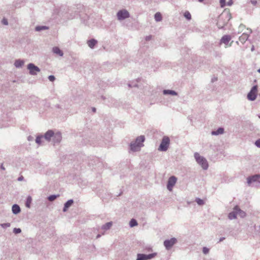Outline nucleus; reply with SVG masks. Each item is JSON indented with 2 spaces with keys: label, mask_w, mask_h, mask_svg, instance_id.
Segmentation results:
<instances>
[{
  "label": "nucleus",
  "mask_w": 260,
  "mask_h": 260,
  "mask_svg": "<svg viewBox=\"0 0 260 260\" xmlns=\"http://www.w3.org/2000/svg\"><path fill=\"white\" fill-rule=\"evenodd\" d=\"M232 18V15L229 10L225 9L219 15L217 25L219 28H223Z\"/></svg>",
  "instance_id": "1"
},
{
  "label": "nucleus",
  "mask_w": 260,
  "mask_h": 260,
  "mask_svg": "<svg viewBox=\"0 0 260 260\" xmlns=\"http://www.w3.org/2000/svg\"><path fill=\"white\" fill-rule=\"evenodd\" d=\"M145 141V137L144 136H140L138 137L136 141L132 142L131 144V149L133 151H137L139 150L140 148L143 146V143Z\"/></svg>",
  "instance_id": "2"
},
{
  "label": "nucleus",
  "mask_w": 260,
  "mask_h": 260,
  "mask_svg": "<svg viewBox=\"0 0 260 260\" xmlns=\"http://www.w3.org/2000/svg\"><path fill=\"white\" fill-rule=\"evenodd\" d=\"M194 157L198 163L202 166L203 169L206 170L208 168V164L204 157L200 156L198 153H194Z\"/></svg>",
  "instance_id": "3"
},
{
  "label": "nucleus",
  "mask_w": 260,
  "mask_h": 260,
  "mask_svg": "<svg viewBox=\"0 0 260 260\" xmlns=\"http://www.w3.org/2000/svg\"><path fill=\"white\" fill-rule=\"evenodd\" d=\"M170 144V139L168 137H164L159 146L158 150L160 151H166Z\"/></svg>",
  "instance_id": "4"
},
{
  "label": "nucleus",
  "mask_w": 260,
  "mask_h": 260,
  "mask_svg": "<svg viewBox=\"0 0 260 260\" xmlns=\"http://www.w3.org/2000/svg\"><path fill=\"white\" fill-rule=\"evenodd\" d=\"M257 86H254L247 94V99L250 101H254L255 100L257 94Z\"/></svg>",
  "instance_id": "5"
},
{
  "label": "nucleus",
  "mask_w": 260,
  "mask_h": 260,
  "mask_svg": "<svg viewBox=\"0 0 260 260\" xmlns=\"http://www.w3.org/2000/svg\"><path fill=\"white\" fill-rule=\"evenodd\" d=\"M156 255V253H153L148 255L144 254H138L137 255V260H148L154 257Z\"/></svg>",
  "instance_id": "6"
},
{
  "label": "nucleus",
  "mask_w": 260,
  "mask_h": 260,
  "mask_svg": "<svg viewBox=\"0 0 260 260\" xmlns=\"http://www.w3.org/2000/svg\"><path fill=\"white\" fill-rule=\"evenodd\" d=\"M177 242L175 238H172L170 240H167L164 241V244L167 249H170Z\"/></svg>",
  "instance_id": "7"
},
{
  "label": "nucleus",
  "mask_w": 260,
  "mask_h": 260,
  "mask_svg": "<svg viewBox=\"0 0 260 260\" xmlns=\"http://www.w3.org/2000/svg\"><path fill=\"white\" fill-rule=\"evenodd\" d=\"M177 181V178L175 176L171 177L168 180L167 184V188L170 190L172 191L173 186L175 185Z\"/></svg>",
  "instance_id": "8"
},
{
  "label": "nucleus",
  "mask_w": 260,
  "mask_h": 260,
  "mask_svg": "<svg viewBox=\"0 0 260 260\" xmlns=\"http://www.w3.org/2000/svg\"><path fill=\"white\" fill-rule=\"evenodd\" d=\"M27 69L31 75H36L37 72L40 71V69L32 63H29L27 66Z\"/></svg>",
  "instance_id": "9"
},
{
  "label": "nucleus",
  "mask_w": 260,
  "mask_h": 260,
  "mask_svg": "<svg viewBox=\"0 0 260 260\" xmlns=\"http://www.w3.org/2000/svg\"><path fill=\"white\" fill-rule=\"evenodd\" d=\"M129 17L128 12L125 10H121L119 11L117 13V17L119 20L124 19L125 18H128Z\"/></svg>",
  "instance_id": "10"
},
{
  "label": "nucleus",
  "mask_w": 260,
  "mask_h": 260,
  "mask_svg": "<svg viewBox=\"0 0 260 260\" xmlns=\"http://www.w3.org/2000/svg\"><path fill=\"white\" fill-rule=\"evenodd\" d=\"M258 181L260 182V175H256L252 176L251 177H249L247 179V182L249 184L252 182Z\"/></svg>",
  "instance_id": "11"
},
{
  "label": "nucleus",
  "mask_w": 260,
  "mask_h": 260,
  "mask_svg": "<svg viewBox=\"0 0 260 260\" xmlns=\"http://www.w3.org/2000/svg\"><path fill=\"white\" fill-rule=\"evenodd\" d=\"M54 133L51 131H48L45 134L44 138L48 141H50L51 137H54Z\"/></svg>",
  "instance_id": "12"
},
{
  "label": "nucleus",
  "mask_w": 260,
  "mask_h": 260,
  "mask_svg": "<svg viewBox=\"0 0 260 260\" xmlns=\"http://www.w3.org/2000/svg\"><path fill=\"white\" fill-rule=\"evenodd\" d=\"M234 210L235 211H237V215L240 216L241 217H244L245 216L246 213L244 211H242L238 206L235 207Z\"/></svg>",
  "instance_id": "13"
},
{
  "label": "nucleus",
  "mask_w": 260,
  "mask_h": 260,
  "mask_svg": "<svg viewBox=\"0 0 260 260\" xmlns=\"http://www.w3.org/2000/svg\"><path fill=\"white\" fill-rule=\"evenodd\" d=\"M231 38L230 36L225 35L222 37L221 42V43L225 44L226 46L228 45L229 42L230 41Z\"/></svg>",
  "instance_id": "14"
},
{
  "label": "nucleus",
  "mask_w": 260,
  "mask_h": 260,
  "mask_svg": "<svg viewBox=\"0 0 260 260\" xmlns=\"http://www.w3.org/2000/svg\"><path fill=\"white\" fill-rule=\"evenodd\" d=\"M61 140V134L59 132H57L54 135L53 140L54 142H59Z\"/></svg>",
  "instance_id": "15"
},
{
  "label": "nucleus",
  "mask_w": 260,
  "mask_h": 260,
  "mask_svg": "<svg viewBox=\"0 0 260 260\" xmlns=\"http://www.w3.org/2000/svg\"><path fill=\"white\" fill-rule=\"evenodd\" d=\"M52 50L54 53L58 54L59 56H62L63 55L62 51L60 50V49L57 47H53Z\"/></svg>",
  "instance_id": "16"
},
{
  "label": "nucleus",
  "mask_w": 260,
  "mask_h": 260,
  "mask_svg": "<svg viewBox=\"0 0 260 260\" xmlns=\"http://www.w3.org/2000/svg\"><path fill=\"white\" fill-rule=\"evenodd\" d=\"M249 36L247 34L243 33L240 37H239V41L241 42L242 43H244L246 41Z\"/></svg>",
  "instance_id": "17"
},
{
  "label": "nucleus",
  "mask_w": 260,
  "mask_h": 260,
  "mask_svg": "<svg viewBox=\"0 0 260 260\" xmlns=\"http://www.w3.org/2000/svg\"><path fill=\"white\" fill-rule=\"evenodd\" d=\"M97 41L94 39H91L87 42V44L89 47L93 48L94 46L96 44Z\"/></svg>",
  "instance_id": "18"
},
{
  "label": "nucleus",
  "mask_w": 260,
  "mask_h": 260,
  "mask_svg": "<svg viewBox=\"0 0 260 260\" xmlns=\"http://www.w3.org/2000/svg\"><path fill=\"white\" fill-rule=\"evenodd\" d=\"M12 211L14 214H17L20 211V207L17 205H14L12 207Z\"/></svg>",
  "instance_id": "19"
},
{
  "label": "nucleus",
  "mask_w": 260,
  "mask_h": 260,
  "mask_svg": "<svg viewBox=\"0 0 260 260\" xmlns=\"http://www.w3.org/2000/svg\"><path fill=\"white\" fill-rule=\"evenodd\" d=\"M73 203V201L72 200H69L64 205L63 211H66L67 209L70 207Z\"/></svg>",
  "instance_id": "20"
},
{
  "label": "nucleus",
  "mask_w": 260,
  "mask_h": 260,
  "mask_svg": "<svg viewBox=\"0 0 260 260\" xmlns=\"http://www.w3.org/2000/svg\"><path fill=\"white\" fill-rule=\"evenodd\" d=\"M237 211H235V210L234 209L233 212L230 213L229 214V219H233L236 218L237 217Z\"/></svg>",
  "instance_id": "21"
},
{
  "label": "nucleus",
  "mask_w": 260,
  "mask_h": 260,
  "mask_svg": "<svg viewBox=\"0 0 260 260\" xmlns=\"http://www.w3.org/2000/svg\"><path fill=\"white\" fill-rule=\"evenodd\" d=\"M224 129L223 128L220 127L216 131H213L212 132V135H217L219 134H222L223 133Z\"/></svg>",
  "instance_id": "22"
},
{
  "label": "nucleus",
  "mask_w": 260,
  "mask_h": 260,
  "mask_svg": "<svg viewBox=\"0 0 260 260\" xmlns=\"http://www.w3.org/2000/svg\"><path fill=\"white\" fill-rule=\"evenodd\" d=\"M161 15L160 13L157 12L155 14L154 18L156 21H160L161 20Z\"/></svg>",
  "instance_id": "23"
},
{
  "label": "nucleus",
  "mask_w": 260,
  "mask_h": 260,
  "mask_svg": "<svg viewBox=\"0 0 260 260\" xmlns=\"http://www.w3.org/2000/svg\"><path fill=\"white\" fill-rule=\"evenodd\" d=\"M164 94H170L172 95H176L177 93L175 91L171 90H164Z\"/></svg>",
  "instance_id": "24"
},
{
  "label": "nucleus",
  "mask_w": 260,
  "mask_h": 260,
  "mask_svg": "<svg viewBox=\"0 0 260 260\" xmlns=\"http://www.w3.org/2000/svg\"><path fill=\"white\" fill-rule=\"evenodd\" d=\"M112 223L111 222H109L105 224L103 226V229L104 230L109 229L112 226Z\"/></svg>",
  "instance_id": "25"
},
{
  "label": "nucleus",
  "mask_w": 260,
  "mask_h": 260,
  "mask_svg": "<svg viewBox=\"0 0 260 260\" xmlns=\"http://www.w3.org/2000/svg\"><path fill=\"white\" fill-rule=\"evenodd\" d=\"M24 63V62L22 60H17L15 62V66L16 67H19L22 66Z\"/></svg>",
  "instance_id": "26"
},
{
  "label": "nucleus",
  "mask_w": 260,
  "mask_h": 260,
  "mask_svg": "<svg viewBox=\"0 0 260 260\" xmlns=\"http://www.w3.org/2000/svg\"><path fill=\"white\" fill-rule=\"evenodd\" d=\"M129 225H130L131 227H133V226L137 225V222L135 219H132L130 221Z\"/></svg>",
  "instance_id": "27"
},
{
  "label": "nucleus",
  "mask_w": 260,
  "mask_h": 260,
  "mask_svg": "<svg viewBox=\"0 0 260 260\" xmlns=\"http://www.w3.org/2000/svg\"><path fill=\"white\" fill-rule=\"evenodd\" d=\"M184 17L188 20L191 19V16L190 13L188 11H186L184 14Z\"/></svg>",
  "instance_id": "28"
},
{
  "label": "nucleus",
  "mask_w": 260,
  "mask_h": 260,
  "mask_svg": "<svg viewBox=\"0 0 260 260\" xmlns=\"http://www.w3.org/2000/svg\"><path fill=\"white\" fill-rule=\"evenodd\" d=\"M31 202V198L30 197H28L27 198V201L26 202V206L27 207H28V208L30 207V205Z\"/></svg>",
  "instance_id": "29"
},
{
  "label": "nucleus",
  "mask_w": 260,
  "mask_h": 260,
  "mask_svg": "<svg viewBox=\"0 0 260 260\" xmlns=\"http://www.w3.org/2000/svg\"><path fill=\"white\" fill-rule=\"evenodd\" d=\"M48 29V27L46 26H37L36 27V30L37 31H40L43 29Z\"/></svg>",
  "instance_id": "30"
},
{
  "label": "nucleus",
  "mask_w": 260,
  "mask_h": 260,
  "mask_svg": "<svg viewBox=\"0 0 260 260\" xmlns=\"http://www.w3.org/2000/svg\"><path fill=\"white\" fill-rule=\"evenodd\" d=\"M42 137H37L36 139V143L39 144H40L42 142Z\"/></svg>",
  "instance_id": "31"
},
{
  "label": "nucleus",
  "mask_w": 260,
  "mask_h": 260,
  "mask_svg": "<svg viewBox=\"0 0 260 260\" xmlns=\"http://www.w3.org/2000/svg\"><path fill=\"white\" fill-rule=\"evenodd\" d=\"M1 226L3 228H6L9 227L10 226V223H2L1 224Z\"/></svg>",
  "instance_id": "32"
},
{
  "label": "nucleus",
  "mask_w": 260,
  "mask_h": 260,
  "mask_svg": "<svg viewBox=\"0 0 260 260\" xmlns=\"http://www.w3.org/2000/svg\"><path fill=\"white\" fill-rule=\"evenodd\" d=\"M56 198V196L54 195H52L49 197L48 200L50 201H53Z\"/></svg>",
  "instance_id": "33"
},
{
  "label": "nucleus",
  "mask_w": 260,
  "mask_h": 260,
  "mask_svg": "<svg viewBox=\"0 0 260 260\" xmlns=\"http://www.w3.org/2000/svg\"><path fill=\"white\" fill-rule=\"evenodd\" d=\"M196 202H197V203L199 204V205H203L204 204V201L201 200V199H197L196 200Z\"/></svg>",
  "instance_id": "34"
},
{
  "label": "nucleus",
  "mask_w": 260,
  "mask_h": 260,
  "mask_svg": "<svg viewBox=\"0 0 260 260\" xmlns=\"http://www.w3.org/2000/svg\"><path fill=\"white\" fill-rule=\"evenodd\" d=\"M220 3L221 7L225 6V0H220Z\"/></svg>",
  "instance_id": "35"
},
{
  "label": "nucleus",
  "mask_w": 260,
  "mask_h": 260,
  "mask_svg": "<svg viewBox=\"0 0 260 260\" xmlns=\"http://www.w3.org/2000/svg\"><path fill=\"white\" fill-rule=\"evenodd\" d=\"M14 233H15V234H19L21 232V230L20 229H17V228H15L14 229Z\"/></svg>",
  "instance_id": "36"
},
{
  "label": "nucleus",
  "mask_w": 260,
  "mask_h": 260,
  "mask_svg": "<svg viewBox=\"0 0 260 260\" xmlns=\"http://www.w3.org/2000/svg\"><path fill=\"white\" fill-rule=\"evenodd\" d=\"M203 252H204V253L207 254L209 252V249L206 247H204L203 249Z\"/></svg>",
  "instance_id": "37"
},
{
  "label": "nucleus",
  "mask_w": 260,
  "mask_h": 260,
  "mask_svg": "<svg viewBox=\"0 0 260 260\" xmlns=\"http://www.w3.org/2000/svg\"><path fill=\"white\" fill-rule=\"evenodd\" d=\"M48 79L50 81H53L55 80V77L54 76L50 75L49 76Z\"/></svg>",
  "instance_id": "38"
},
{
  "label": "nucleus",
  "mask_w": 260,
  "mask_h": 260,
  "mask_svg": "<svg viewBox=\"0 0 260 260\" xmlns=\"http://www.w3.org/2000/svg\"><path fill=\"white\" fill-rule=\"evenodd\" d=\"M255 144L256 145V146H257L258 147H259L260 148V140H257L255 143Z\"/></svg>",
  "instance_id": "39"
},
{
  "label": "nucleus",
  "mask_w": 260,
  "mask_h": 260,
  "mask_svg": "<svg viewBox=\"0 0 260 260\" xmlns=\"http://www.w3.org/2000/svg\"><path fill=\"white\" fill-rule=\"evenodd\" d=\"M2 23L5 25H7L8 24L7 20L5 18L3 19Z\"/></svg>",
  "instance_id": "40"
},
{
  "label": "nucleus",
  "mask_w": 260,
  "mask_h": 260,
  "mask_svg": "<svg viewBox=\"0 0 260 260\" xmlns=\"http://www.w3.org/2000/svg\"><path fill=\"white\" fill-rule=\"evenodd\" d=\"M23 179V176H20L18 178V181H22Z\"/></svg>",
  "instance_id": "41"
},
{
  "label": "nucleus",
  "mask_w": 260,
  "mask_h": 260,
  "mask_svg": "<svg viewBox=\"0 0 260 260\" xmlns=\"http://www.w3.org/2000/svg\"><path fill=\"white\" fill-rule=\"evenodd\" d=\"M151 36H147V37H146V40L147 41H148V40H150L151 39Z\"/></svg>",
  "instance_id": "42"
},
{
  "label": "nucleus",
  "mask_w": 260,
  "mask_h": 260,
  "mask_svg": "<svg viewBox=\"0 0 260 260\" xmlns=\"http://www.w3.org/2000/svg\"><path fill=\"white\" fill-rule=\"evenodd\" d=\"M1 168L2 170H5V167H4L3 166V164H2L1 166Z\"/></svg>",
  "instance_id": "43"
},
{
  "label": "nucleus",
  "mask_w": 260,
  "mask_h": 260,
  "mask_svg": "<svg viewBox=\"0 0 260 260\" xmlns=\"http://www.w3.org/2000/svg\"><path fill=\"white\" fill-rule=\"evenodd\" d=\"M95 110H95V108H92V111H93V112H95Z\"/></svg>",
  "instance_id": "44"
},
{
  "label": "nucleus",
  "mask_w": 260,
  "mask_h": 260,
  "mask_svg": "<svg viewBox=\"0 0 260 260\" xmlns=\"http://www.w3.org/2000/svg\"><path fill=\"white\" fill-rule=\"evenodd\" d=\"M200 2H203L204 0H198Z\"/></svg>",
  "instance_id": "45"
},
{
  "label": "nucleus",
  "mask_w": 260,
  "mask_h": 260,
  "mask_svg": "<svg viewBox=\"0 0 260 260\" xmlns=\"http://www.w3.org/2000/svg\"><path fill=\"white\" fill-rule=\"evenodd\" d=\"M258 72L260 73V69L258 70Z\"/></svg>",
  "instance_id": "46"
},
{
  "label": "nucleus",
  "mask_w": 260,
  "mask_h": 260,
  "mask_svg": "<svg viewBox=\"0 0 260 260\" xmlns=\"http://www.w3.org/2000/svg\"><path fill=\"white\" fill-rule=\"evenodd\" d=\"M100 236L99 235H98V236H97V238L100 237Z\"/></svg>",
  "instance_id": "47"
},
{
  "label": "nucleus",
  "mask_w": 260,
  "mask_h": 260,
  "mask_svg": "<svg viewBox=\"0 0 260 260\" xmlns=\"http://www.w3.org/2000/svg\"><path fill=\"white\" fill-rule=\"evenodd\" d=\"M259 117L260 118V116Z\"/></svg>",
  "instance_id": "48"
}]
</instances>
